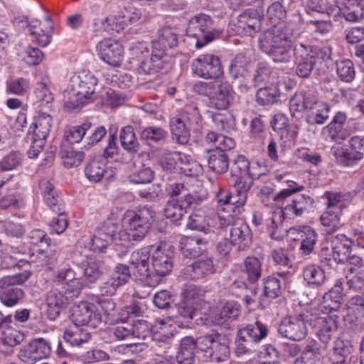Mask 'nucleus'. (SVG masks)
<instances>
[{
    "mask_svg": "<svg viewBox=\"0 0 364 364\" xmlns=\"http://www.w3.org/2000/svg\"><path fill=\"white\" fill-rule=\"evenodd\" d=\"M178 45V35L176 29L171 27H164L159 31V36L156 41L152 42L154 52L163 53L165 57V51L168 48H172Z\"/></svg>",
    "mask_w": 364,
    "mask_h": 364,
    "instance_id": "31",
    "label": "nucleus"
},
{
    "mask_svg": "<svg viewBox=\"0 0 364 364\" xmlns=\"http://www.w3.org/2000/svg\"><path fill=\"white\" fill-rule=\"evenodd\" d=\"M263 14L261 10L249 9L238 16L237 31L247 36H252L261 28Z\"/></svg>",
    "mask_w": 364,
    "mask_h": 364,
    "instance_id": "22",
    "label": "nucleus"
},
{
    "mask_svg": "<svg viewBox=\"0 0 364 364\" xmlns=\"http://www.w3.org/2000/svg\"><path fill=\"white\" fill-rule=\"evenodd\" d=\"M260 176L261 174H255V176L245 175L232 177L236 194L238 196L237 200L235 201L237 203V207L242 206L246 203L247 193L253 185V180L258 178Z\"/></svg>",
    "mask_w": 364,
    "mask_h": 364,
    "instance_id": "35",
    "label": "nucleus"
},
{
    "mask_svg": "<svg viewBox=\"0 0 364 364\" xmlns=\"http://www.w3.org/2000/svg\"><path fill=\"white\" fill-rule=\"evenodd\" d=\"M184 159H188V156L176 151L163 150L159 155V162L164 170L174 169L176 165Z\"/></svg>",
    "mask_w": 364,
    "mask_h": 364,
    "instance_id": "50",
    "label": "nucleus"
},
{
    "mask_svg": "<svg viewBox=\"0 0 364 364\" xmlns=\"http://www.w3.org/2000/svg\"><path fill=\"white\" fill-rule=\"evenodd\" d=\"M250 64V59L243 54H238L232 60L229 70L232 77L235 79L243 76L247 70Z\"/></svg>",
    "mask_w": 364,
    "mask_h": 364,
    "instance_id": "59",
    "label": "nucleus"
},
{
    "mask_svg": "<svg viewBox=\"0 0 364 364\" xmlns=\"http://www.w3.org/2000/svg\"><path fill=\"white\" fill-rule=\"evenodd\" d=\"M314 316L308 312H303L297 316H291L282 319L278 331L284 338L294 341L304 339L308 333L307 326L312 325Z\"/></svg>",
    "mask_w": 364,
    "mask_h": 364,
    "instance_id": "12",
    "label": "nucleus"
},
{
    "mask_svg": "<svg viewBox=\"0 0 364 364\" xmlns=\"http://www.w3.org/2000/svg\"><path fill=\"white\" fill-rule=\"evenodd\" d=\"M353 241L345 235L340 234L331 240L332 256L336 263L346 262L351 252Z\"/></svg>",
    "mask_w": 364,
    "mask_h": 364,
    "instance_id": "29",
    "label": "nucleus"
},
{
    "mask_svg": "<svg viewBox=\"0 0 364 364\" xmlns=\"http://www.w3.org/2000/svg\"><path fill=\"white\" fill-rule=\"evenodd\" d=\"M333 353L330 360L331 364H348L350 355L353 351V345L349 340L337 339L333 348Z\"/></svg>",
    "mask_w": 364,
    "mask_h": 364,
    "instance_id": "39",
    "label": "nucleus"
},
{
    "mask_svg": "<svg viewBox=\"0 0 364 364\" xmlns=\"http://www.w3.org/2000/svg\"><path fill=\"white\" fill-rule=\"evenodd\" d=\"M79 326H75L67 329L64 333V340L73 346H80L87 343L90 334L86 329L79 328Z\"/></svg>",
    "mask_w": 364,
    "mask_h": 364,
    "instance_id": "48",
    "label": "nucleus"
},
{
    "mask_svg": "<svg viewBox=\"0 0 364 364\" xmlns=\"http://www.w3.org/2000/svg\"><path fill=\"white\" fill-rule=\"evenodd\" d=\"M254 168V166H250V163L244 156H237L231 167L232 177L245 175L255 176L256 173L252 171Z\"/></svg>",
    "mask_w": 364,
    "mask_h": 364,
    "instance_id": "58",
    "label": "nucleus"
},
{
    "mask_svg": "<svg viewBox=\"0 0 364 364\" xmlns=\"http://www.w3.org/2000/svg\"><path fill=\"white\" fill-rule=\"evenodd\" d=\"M100 306L102 311L104 312L103 322L109 325H114L110 331L118 341L133 338L132 323L116 317L114 302L109 299H104L100 301Z\"/></svg>",
    "mask_w": 364,
    "mask_h": 364,
    "instance_id": "14",
    "label": "nucleus"
},
{
    "mask_svg": "<svg viewBox=\"0 0 364 364\" xmlns=\"http://www.w3.org/2000/svg\"><path fill=\"white\" fill-rule=\"evenodd\" d=\"M280 92L276 87L259 88L255 95L256 102L259 105H269L277 102Z\"/></svg>",
    "mask_w": 364,
    "mask_h": 364,
    "instance_id": "52",
    "label": "nucleus"
},
{
    "mask_svg": "<svg viewBox=\"0 0 364 364\" xmlns=\"http://www.w3.org/2000/svg\"><path fill=\"white\" fill-rule=\"evenodd\" d=\"M336 10V6L331 0H309L306 5V11L319 14H332Z\"/></svg>",
    "mask_w": 364,
    "mask_h": 364,
    "instance_id": "57",
    "label": "nucleus"
},
{
    "mask_svg": "<svg viewBox=\"0 0 364 364\" xmlns=\"http://www.w3.org/2000/svg\"><path fill=\"white\" fill-rule=\"evenodd\" d=\"M30 90L29 80L25 77L10 79L6 82V92L8 95L23 96Z\"/></svg>",
    "mask_w": 364,
    "mask_h": 364,
    "instance_id": "51",
    "label": "nucleus"
},
{
    "mask_svg": "<svg viewBox=\"0 0 364 364\" xmlns=\"http://www.w3.org/2000/svg\"><path fill=\"white\" fill-rule=\"evenodd\" d=\"M60 156L63 165L68 168L78 166L81 164L85 158V154L82 151L64 149L60 151Z\"/></svg>",
    "mask_w": 364,
    "mask_h": 364,
    "instance_id": "64",
    "label": "nucleus"
},
{
    "mask_svg": "<svg viewBox=\"0 0 364 364\" xmlns=\"http://www.w3.org/2000/svg\"><path fill=\"white\" fill-rule=\"evenodd\" d=\"M198 348V339L194 340L191 336L184 337L181 343L176 354L178 364H194L195 349Z\"/></svg>",
    "mask_w": 364,
    "mask_h": 364,
    "instance_id": "36",
    "label": "nucleus"
},
{
    "mask_svg": "<svg viewBox=\"0 0 364 364\" xmlns=\"http://www.w3.org/2000/svg\"><path fill=\"white\" fill-rule=\"evenodd\" d=\"M90 128L91 124L90 122L73 127L65 132L64 139L70 144L79 143Z\"/></svg>",
    "mask_w": 364,
    "mask_h": 364,
    "instance_id": "60",
    "label": "nucleus"
},
{
    "mask_svg": "<svg viewBox=\"0 0 364 364\" xmlns=\"http://www.w3.org/2000/svg\"><path fill=\"white\" fill-rule=\"evenodd\" d=\"M100 58L109 65L118 67L123 60V47L115 40L105 38L96 46Z\"/></svg>",
    "mask_w": 364,
    "mask_h": 364,
    "instance_id": "20",
    "label": "nucleus"
},
{
    "mask_svg": "<svg viewBox=\"0 0 364 364\" xmlns=\"http://www.w3.org/2000/svg\"><path fill=\"white\" fill-rule=\"evenodd\" d=\"M183 295V299L178 306V313L183 319L190 320L195 314L198 298L195 296V291L191 288L186 289Z\"/></svg>",
    "mask_w": 364,
    "mask_h": 364,
    "instance_id": "37",
    "label": "nucleus"
},
{
    "mask_svg": "<svg viewBox=\"0 0 364 364\" xmlns=\"http://www.w3.org/2000/svg\"><path fill=\"white\" fill-rule=\"evenodd\" d=\"M215 272L213 262L210 258L198 259L183 269L186 278L199 279Z\"/></svg>",
    "mask_w": 364,
    "mask_h": 364,
    "instance_id": "28",
    "label": "nucleus"
},
{
    "mask_svg": "<svg viewBox=\"0 0 364 364\" xmlns=\"http://www.w3.org/2000/svg\"><path fill=\"white\" fill-rule=\"evenodd\" d=\"M347 114L343 112H337L332 121L323 128L327 132L328 137L333 141L341 144L348 137L347 132L343 128L347 121Z\"/></svg>",
    "mask_w": 364,
    "mask_h": 364,
    "instance_id": "27",
    "label": "nucleus"
},
{
    "mask_svg": "<svg viewBox=\"0 0 364 364\" xmlns=\"http://www.w3.org/2000/svg\"><path fill=\"white\" fill-rule=\"evenodd\" d=\"M164 55L161 52L156 53L153 50L151 56L149 59L143 60L137 72L140 75H148L155 73L164 68Z\"/></svg>",
    "mask_w": 364,
    "mask_h": 364,
    "instance_id": "44",
    "label": "nucleus"
},
{
    "mask_svg": "<svg viewBox=\"0 0 364 364\" xmlns=\"http://www.w3.org/2000/svg\"><path fill=\"white\" fill-rule=\"evenodd\" d=\"M230 341L219 333L207 335L198 338V349L203 356L213 361H225L230 354Z\"/></svg>",
    "mask_w": 364,
    "mask_h": 364,
    "instance_id": "9",
    "label": "nucleus"
},
{
    "mask_svg": "<svg viewBox=\"0 0 364 364\" xmlns=\"http://www.w3.org/2000/svg\"><path fill=\"white\" fill-rule=\"evenodd\" d=\"M298 234L301 240V250L304 254L309 255L314 249L318 234L310 226H304L299 230Z\"/></svg>",
    "mask_w": 364,
    "mask_h": 364,
    "instance_id": "47",
    "label": "nucleus"
},
{
    "mask_svg": "<svg viewBox=\"0 0 364 364\" xmlns=\"http://www.w3.org/2000/svg\"><path fill=\"white\" fill-rule=\"evenodd\" d=\"M22 21L26 23L30 34L35 37V40L39 46L46 47L50 43L53 28L50 16L45 18L46 26L44 28L38 27L41 23L37 19L30 22L28 17L23 16Z\"/></svg>",
    "mask_w": 364,
    "mask_h": 364,
    "instance_id": "24",
    "label": "nucleus"
},
{
    "mask_svg": "<svg viewBox=\"0 0 364 364\" xmlns=\"http://www.w3.org/2000/svg\"><path fill=\"white\" fill-rule=\"evenodd\" d=\"M51 353L50 343L44 338H36L24 346L18 353L19 358L27 364L47 358Z\"/></svg>",
    "mask_w": 364,
    "mask_h": 364,
    "instance_id": "19",
    "label": "nucleus"
},
{
    "mask_svg": "<svg viewBox=\"0 0 364 364\" xmlns=\"http://www.w3.org/2000/svg\"><path fill=\"white\" fill-rule=\"evenodd\" d=\"M173 267L172 257L165 246H159L152 254V268L150 270L149 286L156 287L161 283L162 278L168 275Z\"/></svg>",
    "mask_w": 364,
    "mask_h": 364,
    "instance_id": "15",
    "label": "nucleus"
},
{
    "mask_svg": "<svg viewBox=\"0 0 364 364\" xmlns=\"http://www.w3.org/2000/svg\"><path fill=\"white\" fill-rule=\"evenodd\" d=\"M31 275V272L24 269L20 272L0 278V301L6 306H13L23 297V291L20 288H9L11 286L23 284Z\"/></svg>",
    "mask_w": 364,
    "mask_h": 364,
    "instance_id": "11",
    "label": "nucleus"
},
{
    "mask_svg": "<svg viewBox=\"0 0 364 364\" xmlns=\"http://www.w3.org/2000/svg\"><path fill=\"white\" fill-rule=\"evenodd\" d=\"M328 351V346L320 345L316 341L312 338H309L306 341V346L302 351V353L306 354V356H310L314 360L320 359L322 356L326 354Z\"/></svg>",
    "mask_w": 364,
    "mask_h": 364,
    "instance_id": "62",
    "label": "nucleus"
},
{
    "mask_svg": "<svg viewBox=\"0 0 364 364\" xmlns=\"http://www.w3.org/2000/svg\"><path fill=\"white\" fill-rule=\"evenodd\" d=\"M331 49L328 47L319 48L303 43L297 44L294 49L296 75L301 78H309L317 63V58L328 60L331 58Z\"/></svg>",
    "mask_w": 364,
    "mask_h": 364,
    "instance_id": "6",
    "label": "nucleus"
},
{
    "mask_svg": "<svg viewBox=\"0 0 364 364\" xmlns=\"http://www.w3.org/2000/svg\"><path fill=\"white\" fill-rule=\"evenodd\" d=\"M97 79L87 71H82L73 75L64 92L65 105L69 109H78L93 102L98 96L96 92Z\"/></svg>",
    "mask_w": 364,
    "mask_h": 364,
    "instance_id": "4",
    "label": "nucleus"
},
{
    "mask_svg": "<svg viewBox=\"0 0 364 364\" xmlns=\"http://www.w3.org/2000/svg\"><path fill=\"white\" fill-rule=\"evenodd\" d=\"M207 249V242L198 237H183L180 240V250L186 257L200 256Z\"/></svg>",
    "mask_w": 364,
    "mask_h": 364,
    "instance_id": "32",
    "label": "nucleus"
},
{
    "mask_svg": "<svg viewBox=\"0 0 364 364\" xmlns=\"http://www.w3.org/2000/svg\"><path fill=\"white\" fill-rule=\"evenodd\" d=\"M50 239L46 237V233L40 229H34L29 232L24 238V244L29 247L38 246L45 248L50 245Z\"/></svg>",
    "mask_w": 364,
    "mask_h": 364,
    "instance_id": "55",
    "label": "nucleus"
},
{
    "mask_svg": "<svg viewBox=\"0 0 364 364\" xmlns=\"http://www.w3.org/2000/svg\"><path fill=\"white\" fill-rule=\"evenodd\" d=\"M268 18L275 23L259 38V47L275 62L289 63L292 58V38L299 36V29L291 22L279 21L285 16L282 4L275 1L267 8Z\"/></svg>",
    "mask_w": 364,
    "mask_h": 364,
    "instance_id": "1",
    "label": "nucleus"
},
{
    "mask_svg": "<svg viewBox=\"0 0 364 364\" xmlns=\"http://www.w3.org/2000/svg\"><path fill=\"white\" fill-rule=\"evenodd\" d=\"M289 109L292 115L306 112L309 124H323L328 119L329 105L319 100L315 89L306 87L296 92L290 99Z\"/></svg>",
    "mask_w": 364,
    "mask_h": 364,
    "instance_id": "2",
    "label": "nucleus"
},
{
    "mask_svg": "<svg viewBox=\"0 0 364 364\" xmlns=\"http://www.w3.org/2000/svg\"><path fill=\"white\" fill-rule=\"evenodd\" d=\"M241 271L251 283L257 282L262 275V262L256 257H247L242 264Z\"/></svg>",
    "mask_w": 364,
    "mask_h": 364,
    "instance_id": "43",
    "label": "nucleus"
},
{
    "mask_svg": "<svg viewBox=\"0 0 364 364\" xmlns=\"http://www.w3.org/2000/svg\"><path fill=\"white\" fill-rule=\"evenodd\" d=\"M154 216V211L146 206L126 210L122 220L124 228L118 232V240L122 245L141 241L150 229Z\"/></svg>",
    "mask_w": 364,
    "mask_h": 364,
    "instance_id": "3",
    "label": "nucleus"
},
{
    "mask_svg": "<svg viewBox=\"0 0 364 364\" xmlns=\"http://www.w3.org/2000/svg\"><path fill=\"white\" fill-rule=\"evenodd\" d=\"M117 226L107 223L98 228L91 239V247L95 252H102L112 242L122 245L118 240Z\"/></svg>",
    "mask_w": 364,
    "mask_h": 364,
    "instance_id": "21",
    "label": "nucleus"
},
{
    "mask_svg": "<svg viewBox=\"0 0 364 364\" xmlns=\"http://www.w3.org/2000/svg\"><path fill=\"white\" fill-rule=\"evenodd\" d=\"M194 90L200 95L208 96L211 105L217 109H226L233 100L234 92L227 82H200L194 85Z\"/></svg>",
    "mask_w": 364,
    "mask_h": 364,
    "instance_id": "7",
    "label": "nucleus"
},
{
    "mask_svg": "<svg viewBox=\"0 0 364 364\" xmlns=\"http://www.w3.org/2000/svg\"><path fill=\"white\" fill-rule=\"evenodd\" d=\"M186 226L190 230L205 233L211 231L205 210L202 208H198L196 211L191 212Z\"/></svg>",
    "mask_w": 364,
    "mask_h": 364,
    "instance_id": "42",
    "label": "nucleus"
},
{
    "mask_svg": "<svg viewBox=\"0 0 364 364\" xmlns=\"http://www.w3.org/2000/svg\"><path fill=\"white\" fill-rule=\"evenodd\" d=\"M325 196L327 199V208L320 220L326 232L333 234L342 226L341 217L343 209L346 206V201L344 196L339 193L327 192Z\"/></svg>",
    "mask_w": 364,
    "mask_h": 364,
    "instance_id": "10",
    "label": "nucleus"
},
{
    "mask_svg": "<svg viewBox=\"0 0 364 364\" xmlns=\"http://www.w3.org/2000/svg\"><path fill=\"white\" fill-rule=\"evenodd\" d=\"M105 173V166L103 163L91 161L85 168V173L89 181L97 183L101 181Z\"/></svg>",
    "mask_w": 364,
    "mask_h": 364,
    "instance_id": "61",
    "label": "nucleus"
},
{
    "mask_svg": "<svg viewBox=\"0 0 364 364\" xmlns=\"http://www.w3.org/2000/svg\"><path fill=\"white\" fill-rule=\"evenodd\" d=\"M343 8H339L346 21L356 22L363 18V11L362 7L355 2V0L346 1Z\"/></svg>",
    "mask_w": 364,
    "mask_h": 364,
    "instance_id": "56",
    "label": "nucleus"
},
{
    "mask_svg": "<svg viewBox=\"0 0 364 364\" xmlns=\"http://www.w3.org/2000/svg\"><path fill=\"white\" fill-rule=\"evenodd\" d=\"M53 124L52 117L46 113H41L34 123L30 127L31 132V144L28 151L29 158H36L42 151L46 139Z\"/></svg>",
    "mask_w": 364,
    "mask_h": 364,
    "instance_id": "13",
    "label": "nucleus"
},
{
    "mask_svg": "<svg viewBox=\"0 0 364 364\" xmlns=\"http://www.w3.org/2000/svg\"><path fill=\"white\" fill-rule=\"evenodd\" d=\"M316 322L320 325L317 336L323 345L328 346L333 333L337 330L336 318L333 316L326 315L318 318Z\"/></svg>",
    "mask_w": 364,
    "mask_h": 364,
    "instance_id": "40",
    "label": "nucleus"
},
{
    "mask_svg": "<svg viewBox=\"0 0 364 364\" xmlns=\"http://www.w3.org/2000/svg\"><path fill=\"white\" fill-rule=\"evenodd\" d=\"M119 139L122 146L128 152L136 153L139 150L140 146L132 126L122 128Z\"/></svg>",
    "mask_w": 364,
    "mask_h": 364,
    "instance_id": "49",
    "label": "nucleus"
},
{
    "mask_svg": "<svg viewBox=\"0 0 364 364\" xmlns=\"http://www.w3.org/2000/svg\"><path fill=\"white\" fill-rule=\"evenodd\" d=\"M100 310L102 311L100 304L97 306L87 301L80 302L73 311L74 325L96 328L104 320V314Z\"/></svg>",
    "mask_w": 364,
    "mask_h": 364,
    "instance_id": "17",
    "label": "nucleus"
},
{
    "mask_svg": "<svg viewBox=\"0 0 364 364\" xmlns=\"http://www.w3.org/2000/svg\"><path fill=\"white\" fill-rule=\"evenodd\" d=\"M302 277L309 285L322 286L326 279L324 270L318 264H309L302 268Z\"/></svg>",
    "mask_w": 364,
    "mask_h": 364,
    "instance_id": "41",
    "label": "nucleus"
},
{
    "mask_svg": "<svg viewBox=\"0 0 364 364\" xmlns=\"http://www.w3.org/2000/svg\"><path fill=\"white\" fill-rule=\"evenodd\" d=\"M314 203V200L311 197L301 194L296 196L291 203L278 210L282 212L284 218L286 217L291 219L301 216L309 207L312 206Z\"/></svg>",
    "mask_w": 364,
    "mask_h": 364,
    "instance_id": "26",
    "label": "nucleus"
},
{
    "mask_svg": "<svg viewBox=\"0 0 364 364\" xmlns=\"http://www.w3.org/2000/svg\"><path fill=\"white\" fill-rule=\"evenodd\" d=\"M171 130L174 139L180 144H186L190 139V129L176 117L171 119Z\"/></svg>",
    "mask_w": 364,
    "mask_h": 364,
    "instance_id": "53",
    "label": "nucleus"
},
{
    "mask_svg": "<svg viewBox=\"0 0 364 364\" xmlns=\"http://www.w3.org/2000/svg\"><path fill=\"white\" fill-rule=\"evenodd\" d=\"M14 325L11 319L0 329V350H4L6 347H14L23 341V333L17 330Z\"/></svg>",
    "mask_w": 364,
    "mask_h": 364,
    "instance_id": "33",
    "label": "nucleus"
},
{
    "mask_svg": "<svg viewBox=\"0 0 364 364\" xmlns=\"http://www.w3.org/2000/svg\"><path fill=\"white\" fill-rule=\"evenodd\" d=\"M285 282L288 279V274L284 272L277 273L276 275L269 276L264 280V294L265 296L274 299L281 291V280Z\"/></svg>",
    "mask_w": 364,
    "mask_h": 364,
    "instance_id": "45",
    "label": "nucleus"
},
{
    "mask_svg": "<svg viewBox=\"0 0 364 364\" xmlns=\"http://www.w3.org/2000/svg\"><path fill=\"white\" fill-rule=\"evenodd\" d=\"M219 35L214 28L213 21L208 15L200 14L193 17L186 28V36L193 40L196 48L199 49L214 40Z\"/></svg>",
    "mask_w": 364,
    "mask_h": 364,
    "instance_id": "8",
    "label": "nucleus"
},
{
    "mask_svg": "<svg viewBox=\"0 0 364 364\" xmlns=\"http://www.w3.org/2000/svg\"><path fill=\"white\" fill-rule=\"evenodd\" d=\"M191 68L195 75L204 79H216L223 73L219 58L212 54L198 56L193 61Z\"/></svg>",
    "mask_w": 364,
    "mask_h": 364,
    "instance_id": "18",
    "label": "nucleus"
},
{
    "mask_svg": "<svg viewBox=\"0 0 364 364\" xmlns=\"http://www.w3.org/2000/svg\"><path fill=\"white\" fill-rule=\"evenodd\" d=\"M149 252L146 249L134 251L129 257V264L134 269V274L149 286L150 277Z\"/></svg>",
    "mask_w": 364,
    "mask_h": 364,
    "instance_id": "23",
    "label": "nucleus"
},
{
    "mask_svg": "<svg viewBox=\"0 0 364 364\" xmlns=\"http://www.w3.org/2000/svg\"><path fill=\"white\" fill-rule=\"evenodd\" d=\"M79 296L73 294L63 287L54 284V287L47 294V314L50 320H55L61 311Z\"/></svg>",
    "mask_w": 364,
    "mask_h": 364,
    "instance_id": "16",
    "label": "nucleus"
},
{
    "mask_svg": "<svg viewBox=\"0 0 364 364\" xmlns=\"http://www.w3.org/2000/svg\"><path fill=\"white\" fill-rule=\"evenodd\" d=\"M346 321L355 323L364 317V297L357 295L351 297L348 303Z\"/></svg>",
    "mask_w": 364,
    "mask_h": 364,
    "instance_id": "46",
    "label": "nucleus"
},
{
    "mask_svg": "<svg viewBox=\"0 0 364 364\" xmlns=\"http://www.w3.org/2000/svg\"><path fill=\"white\" fill-rule=\"evenodd\" d=\"M267 333V326L259 321H255L254 323L248 324L240 329L237 336L240 338V341H243L247 343H257L264 338Z\"/></svg>",
    "mask_w": 364,
    "mask_h": 364,
    "instance_id": "30",
    "label": "nucleus"
},
{
    "mask_svg": "<svg viewBox=\"0 0 364 364\" xmlns=\"http://www.w3.org/2000/svg\"><path fill=\"white\" fill-rule=\"evenodd\" d=\"M53 283L70 291L73 294L79 296L84 287L81 278L76 277V273L71 268L60 271L53 279Z\"/></svg>",
    "mask_w": 364,
    "mask_h": 364,
    "instance_id": "25",
    "label": "nucleus"
},
{
    "mask_svg": "<svg viewBox=\"0 0 364 364\" xmlns=\"http://www.w3.org/2000/svg\"><path fill=\"white\" fill-rule=\"evenodd\" d=\"M52 83L47 73L38 75L34 95L36 100L40 102L49 104L53 101L54 97L51 90Z\"/></svg>",
    "mask_w": 364,
    "mask_h": 364,
    "instance_id": "38",
    "label": "nucleus"
},
{
    "mask_svg": "<svg viewBox=\"0 0 364 364\" xmlns=\"http://www.w3.org/2000/svg\"><path fill=\"white\" fill-rule=\"evenodd\" d=\"M212 120L219 130L230 133L235 129V118L229 112L213 114Z\"/></svg>",
    "mask_w": 364,
    "mask_h": 364,
    "instance_id": "54",
    "label": "nucleus"
},
{
    "mask_svg": "<svg viewBox=\"0 0 364 364\" xmlns=\"http://www.w3.org/2000/svg\"><path fill=\"white\" fill-rule=\"evenodd\" d=\"M238 314L239 309L237 305L233 302H228L217 314L215 321L218 325H221L226 321L236 318Z\"/></svg>",
    "mask_w": 364,
    "mask_h": 364,
    "instance_id": "63",
    "label": "nucleus"
},
{
    "mask_svg": "<svg viewBox=\"0 0 364 364\" xmlns=\"http://www.w3.org/2000/svg\"><path fill=\"white\" fill-rule=\"evenodd\" d=\"M205 141L207 144H213L215 147V149L208 152L207 161L209 168L217 173L225 172L229 164L225 151L235 147V141L230 137L210 131L205 137Z\"/></svg>",
    "mask_w": 364,
    "mask_h": 364,
    "instance_id": "5",
    "label": "nucleus"
},
{
    "mask_svg": "<svg viewBox=\"0 0 364 364\" xmlns=\"http://www.w3.org/2000/svg\"><path fill=\"white\" fill-rule=\"evenodd\" d=\"M229 234L232 242L238 245L242 250L249 247L252 242L251 230L248 225L242 222H235L229 230Z\"/></svg>",
    "mask_w": 364,
    "mask_h": 364,
    "instance_id": "34",
    "label": "nucleus"
}]
</instances>
